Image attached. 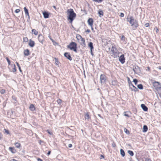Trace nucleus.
I'll return each mask as SVG.
<instances>
[{"instance_id":"nucleus-22","label":"nucleus","mask_w":161,"mask_h":161,"mask_svg":"<svg viewBox=\"0 0 161 161\" xmlns=\"http://www.w3.org/2000/svg\"><path fill=\"white\" fill-rule=\"evenodd\" d=\"M98 14H99V16L101 17L103 15V11L101 10H99L98 12Z\"/></svg>"},{"instance_id":"nucleus-7","label":"nucleus","mask_w":161,"mask_h":161,"mask_svg":"<svg viewBox=\"0 0 161 161\" xmlns=\"http://www.w3.org/2000/svg\"><path fill=\"white\" fill-rule=\"evenodd\" d=\"M133 70L135 74H138L141 72L140 67L137 66H134Z\"/></svg>"},{"instance_id":"nucleus-19","label":"nucleus","mask_w":161,"mask_h":161,"mask_svg":"<svg viewBox=\"0 0 161 161\" xmlns=\"http://www.w3.org/2000/svg\"><path fill=\"white\" fill-rule=\"evenodd\" d=\"M24 54L25 56H28L30 54L29 50L27 49L24 51Z\"/></svg>"},{"instance_id":"nucleus-18","label":"nucleus","mask_w":161,"mask_h":161,"mask_svg":"<svg viewBox=\"0 0 161 161\" xmlns=\"http://www.w3.org/2000/svg\"><path fill=\"white\" fill-rule=\"evenodd\" d=\"M29 109L31 111H33L35 110V108L33 104H31L30 106Z\"/></svg>"},{"instance_id":"nucleus-28","label":"nucleus","mask_w":161,"mask_h":161,"mask_svg":"<svg viewBox=\"0 0 161 161\" xmlns=\"http://www.w3.org/2000/svg\"><path fill=\"white\" fill-rule=\"evenodd\" d=\"M120 153L121 155L123 156L124 157L125 156V152L123 150L120 149Z\"/></svg>"},{"instance_id":"nucleus-43","label":"nucleus","mask_w":161,"mask_h":161,"mask_svg":"<svg viewBox=\"0 0 161 161\" xmlns=\"http://www.w3.org/2000/svg\"><path fill=\"white\" fill-rule=\"evenodd\" d=\"M154 30H156V33H158V28H157V27H155V28H154Z\"/></svg>"},{"instance_id":"nucleus-2","label":"nucleus","mask_w":161,"mask_h":161,"mask_svg":"<svg viewBox=\"0 0 161 161\" xmlns=\"http://www.w3.org/2000/svg\"><path fill=\"white\" fill-rule=\"evenodd\" d=\"M128 19V21L129 22L132 27L133 30H135L138 26L139 25L138 21L134 19L133 17L131 16L129 18V20Z\"/></svg>"},{"instance_id":"nucleus-54","label":"nucleus","mask_w":161,"mask_h":161,"mask_svg":"<svg viewBox=\"0 0 161 161\" xmlns=\"http://www.w3.org/2000/svg\"><path fill=\"white\" fill-rule=\"evenodd\" d=\"M86 32H88V33H89L90 32V30L89 29H87V30L86 31Z\"/></svg>"},{"instance_id":"nucleus-21","label":"nucleus","mask_w":161,"mask_h":161,"mask_svg":"<svg viewBox=\"0 0 161 161\" xmlns=\"http://www.w3.org/2000/svg\"><path fill=\"white\" fill-rule=\"evenodd\" d=\"M85 119H87L88 120L90 118V117L88 113H86L85 115Z\"/></svg>"},{"instance_id":"nucleus-61","label":"nucleus","mask_w":161,"mask_h":161,"mask_svg":"<svg viewBox=\"0 0 161 161\" xmlns=\"http://www.w3.org/2000/svg\"><path fill=\"white\" fill-rule=\"evenodd\" d=\"M50 39L52 41H53V40L51 38H50Z\"/></svg>"},{"instance_id":"nucleus-33","label":"nucleus","mask_w":161,"mask_h":161,"mask_svg":"<svg viewBox=\"0 0 161 161\" xmlns=\"http://www.w3.org/2000/svg\"><path fill=\"white\" fill-rule=\"evenodd\" d=\"M62 100L60 99H58L57 100V102L58 104H60L61 103Z\"/></svg>"},{"instance_id":"nucleus-60","label":"nucleus","mask_w":161,"mask_h":161,"mask_svg":"<svg viewBox=\"0 0 161 161\" xmlns=\"http://www.w3.org/2000/svg\"><path fill=\"white\" fill-rule=\"evenodd\" d=\"M147 69L148 71L150 70V68L149 67H147Z\"/></svg>"},{"instance_id":"nucleus-58","label":"nucleus","mask_w":161,"mask_h":161,"mask_svg":"<svg viewBox=\"0 0 161 161\" xmlns=\"http://www.w3.org/2000/svg\"><path fill=\"white\" fill-rule=\"evenodd\" d=\"M10 161H18L17 160L14 159H12Z\"/></svg>"},{"instance_id":"nucleus-14","label":"nucleus","mask_w":161,"mask_h":161,"mask_svg":"<svg viewBox=\"0 0 161 161\" xmlns=\"http://www.w3.org/2000/svg\"><path fill=\"white\" fill-rule=\"evenodd\" d=\"M141 107L144 111H147L148 108L144 104H142L141 105Z\"/></svg>"},{"instance_id":"nucleus-50","label":"nucleus","mask_w":161,"mask_h":161,"mask_svg":"<svg viewBox=\"0 0 161 161\" xmlns=\"http://www.w3.org/2000/svg\"><path fill=\"white\" fill-rule=\"evenodd\" d=\"M37 161H43V160L41 158H37Z\"/></svg>"},{"instance_id":"nucleus-46","label":"nucleus","mask_w":161,"mask_h":161,"mask_svg":"<svg viewBox=\"0 0 161 161\" xmlns=\"http://www.w3.org/2000/svg\"><path fill=\"white\" fill-rule=\"evenodd\" d=\"M125 37L124 36H122L121 37V39L122 40L125 41Z\"/></svg>"},{"instance_id":"nucleus-41","label":"nucleus","mask_w":161,"mask_h":161,"mask_svg":"<svg viewBox=\"0 0 161 161\" xmlns=\"http://www.w3.org/2000/svg\"><path fill=\"white\" fill-rule=\"evenodd\" d=\"M5 92V90L4 89H2L0 91V93L2 94H3Z\"/></svg>"},{"instance_id":"nucleus-31","label":"nucleus","mask_w":161,"mask_h":161,"mask_svg":"<svg viewBox=\"0 0 161 161\" xmlns=\"http://www.w3.org/2000/svg\"><path fill=\"white\" fill-rule=\"evenodd\" d=\"M137 87L140 89H143V86L141 84H139L137 85Z\"/></svg>"},{"instance_id":"nucleus-38","label":"nucleus","mask_w":161,"mask_h":161,"mask_svg":"<svg viewBox=\"0 0 161 161\" xmlns=\"http://www.w3.org/2000/svg\"><path fill=\"white\" fill-rule=\"evenodd\" d=\"M4 130L5 131V132L7 134H9V132L8 130H6V129H4Z\"/></svg>"},{"instance_id":"nucleus-13","label":"nucleus","mask_w":161,"mask_h":161,"mask_svg":"<svg viewBox=\"0 0 161 161\" xmlns=\"http://www.w3.org/2000/svg\"><path fill=\"white\" fill-rule=\"evenodd\" d=\"M35 44V42L34 41H32L31 39L30 40L29 42V45L31 47H33Z\"/></svg>"},{"instance_id":"nucleus-57","label":"nucleus","mask_w":161,"mask_h":161,"mask_svg":"<svg viewBox=\"0 0 161 161\" xmlns=\"http://www.w3.org/2000/svg\"><path fill=\"white\" fill-rule=\"evenodd\" d=\"M101 158H100L101 159L102 158H104V156L102 155H101Z\"/></svg>"},{"instance_id":"nucleus-27","label":"nucleus","mask_w":161,"mask_h":161,"mask_svg":"<svg viewBox=\"0 0 161 161\" xmlns=\"http://www.w3.org/2000/svg\"><path fill=\"white\" fill-rule=\"evenodd\" d=\"M32 32L33 33L36 35H37L38 33V31L35 29H33L32 30Z\"/></svg>"},{"instance_id":"nucleus-23","label":"nucleus","mask_w":161,"mask_h":161,"mask_svg":"<svg viewBox=\"0 0 161 161\" xmlns=\"http://www.w3.org/2000/svg\"><path fill=\"white\" fill-rule=\"evenodd\" d=\"M148 130L147 126L146 125H144L143 126V132H145L147 131Z\"/></svg>"},{"instance_id":"nucleus-4","label":"nucleus","mask_w":161,"mask_h":161,"mask_svg":"<svg viewBox=\"0 0 161 161\" xmlns=\"http://www.w3.org/2000/svg\"><path fill=\"white\" fill-rule=\"evenodd\" d=\"M76 38L78 41L80 42L81 45L84 47L85 46L86 43L85 42V40L84 38H83L79 34H77L76 35Z\"/></svg>"},{"instance_id":"nucleus-9","label":"nucleus","mask_w":161,"mask_h":161,"mask_svg":"<svg viewBox=\"0 0 161 161\" xmlns=\"http://www.w3.org/2000/svg\"><path fill=\"white\" fill-rule=\"evenodd\" d=\"M100 80L101 83L105 82L106 80L105 76L103 75H101L100 76Z\"/></svg>"},{"instance_id":"nucleus-8","label":"nucleus","mask_w":161,"mask_h":161,"mask_svg":"<svg viewBox=\"0 0 161 161\" xmlns=\"http://www.w3.org/2000/svg\"><path fill=\"white\" fill-rule=\"evenodd\" d=\"M125 58L124 54H122L119 57V61L122 63L123 64L125 62Z\"/></svg>"},{"instance_id":"nucleus-39","label":"nucleus","mask_w":161,"mask_h":161,"mask_svg":"<svg viewBox=\"0 0 161 161\" xmlns=\"http://www.w3.org/2000/svg\"><path fill=\"white\" fill-rule=\"evenodd\" d=\"M112 84L113 85H115L117 83V81L116 80H113L112 82Z\"/></svg>"},{"instance_id":"nucleus-16","label":"nucleus","mask_w":161,"mask_h":161,"mask_svg":"<svg viewBox=\"0 0 161 161\" xmlns=\"http://www.w3.org/2000/svg\"><path fill=\"white\" fill-rule=\"evenodd\" d=\"M24 11L25 12V14L26 15H27L28 18L29 19L30 18V17L29 15V13L28 12V9L25 7L24 8Z\"/></svg>"},{"instance_id":"nucleus-6","label":"nucleus","mask_w":161,"mask_h":161,"mask_svg":"<svg viewBox=\"0 0 161 161\" xmlns=\"http://www.w3.org/2000/svg\"><path fill=\"white\" fill-rule=\"evenodd\" d=\"M153 86L154 88L157 91L160 90V91H161V86L159 85V82L155 81L153 83Z\"/></svg>"},{"instance_id":"nucleus-11","label":"nucleus","mask_w":161,"mask_h":161,"mask_svg":"<svg viewBox=\"0 0 161 161\" xmlns=\"http://www.w3.org/2000/svg\"><path fill=\"white\" fill-rule=\"evenodd\" d=\"M38 39L40 42L43 44L44 39V36L41 34L39 35L38 36Z\"/></svg>"},{"instance_id":"nucleus-48","label":"nucleus","mask_w":161,"mask_h":161,"mask_svg":"<svg viewBox=\"0 0 161 161\" xmlns=\"http://www.w3.org/2000/svg\"><path fill=\"white\" fill-rule=\"evenodd\" d=\"M120 16L121 17H123L124 16V14L123 13H121L120 15Z\"/></svg>"},{"instance_id":"nucleus-34","label":"nucleus","mask_w":161,"mask_h":161,"mask_svg":"<svg viewBox=\"0 0 161 161\" xmlns=\"http://www.w3.org/2000/svg\"><path fill=\"white\" fill-rule=\"evenodd\" d=\"M124 131L126 134H128L130 133L129 131L126 128L124 129Z\"/></svg>"},{"instance_id":"nucleus-32","label":"nucleus","mask_w":161,"mask_h":161,"mask_svg":"<svg viewBox=\"0 0 161 161\" xmlns=\"http://www.w3.org/2000/svg\"><path fill=\"white\" fill-rule=\"evenodd\" d=\"M16 63L17 64V66H18V67L19 68V69L20 71L21 72L22 70H21L20 66H19V64L18 62H16Z\"/></svg>"},{"instance_id":"nucleus-59","label":"nucleus","mask_w":161,"mask_h":161,"mask_svg":"<svg viewBox=\"0 0 161 161\" xmlns=\"http://www.w3.org/2000/svg\"><path fill=\"white\" fill-rule=\"evenodd\" d=\"M147 161H152L151 159L150 158H148L147 159Z\"/></svg>"},{"instance_id":"nucleus-40","label":"nucleus","mask_w":161,"mask_h":161,"mask_svg":"<svg viewBox=\"0 0 161 161\" xmlns=\"http://www.w3.org/2000/svg\"><path fill=\"white\" fill-rule=\"evenodd\" d=\"M93 1L96 2H102L103 0H92Z\"/></svg>"},{"instance_id":"nucleus-56","label":"nucleus","mask_w":161,"mask_h":161,"mask_svg":"<svg viewBox=\"0 0 161 161\" xmlns=\"http://www.w3.org/2000/svg\"><path fill=\"white\" fill-rule=\"evenodd\" d=\"M91 29H92V31L93 32H94L95 31H94V29L92 27V26H91Z\"/></svg>"},{"instance_id":"nucleus-17","label":"nucleus","mask_w":161,"mask_h":161,"mask_svg":"<svg viewBox=\"0 0 161 161\" xmlns=\"http://www.w3.org/2000/svg\"><path fill=\"white\" fill-rule=\"evenodd\" d=\"M9 150L13 153H14L16 152V150L14 147H10L9 148Z\"/></svg>"},{"instance_id":"nucleus-10","label":"nucleus","mask_w":161,"mask_h":161,"mask_svg":"<svg viewBox=\"0 0 161 161\" xmlns=\"http://www.w3.org/2000/svg\"><path fill=\"white\" fill-rule=\"evenodd\" d=\"M64 57H65L66 58L68 59L69 60L71 61L72 60V58L71 57L70 54H69V53H68L67 52L65 53H64Z\"/></svg>"},{"instance_id":"nucleus-52","label":"nucleus","mask_w":161,"mask_h":161,"mask_svg":"<svg viewBox=\"0 0 161 161\" xmlns=\"http://www.w3.org/2000/svg\"><path fill=\"white\" fill-rule=\"evenodd\" d=\"M90 52L91 54L93 56V54L92 53V50H91Z\"/></svg>"},{"instance_id":"nucleus-49","label":"nucleus","mask_w":161,"mask_h":161,"mask_svg":"<svg viewBox=\"0 0 161 161\" xmlns=\"http://www.w3.org/2000/svg\"><path fill=\"white\" fill-rule=\"evenodd\" d=\"M72 146V144H69V145H68V147H69V148H70Z\"/></svg>"},{"instance_id":"nucleus-25","label":"nucleus","mask_w":161,"mask_h":161,"mask_svg":"<svg viewBox=\"0 0 161 161\" xmlns=\"http://www.w3.org/2000/svg\"><path fill=\"white\" fill-rule=\"evenodd\" d=\"M15 147L17 148H19L21 146V144L19 142H16L14 143Z\"/></svg>"},{"instance_id":"nucleus-20","label":"nucleus","mask_w":161,"mask_h":161,"mask_svg":"<svg viewBox=\"0 0 161 161\" xmlns=\"http://www.w3.org/2000/svg\"><path fill=\"white\" fill-rule=\"evenodd\" d=\"M130 89L132 91H134L135 92L138 91V89L134 86H132V87L130 88Z\"/></svg>"},{"instance_id":"nucleus-24","label":"nucleus","mask_w":161,"mask_h":161,"mask_svg":"<svg viewBox=\"0 0 161 161\" xmlns=\"http://www.w3.org/2000/svg\"><path fill=\"white\" fill-rule=\"evenodd\" d=\"M88 46L90 48V50H92L94 47L93 46V43L91 42H90L88 44Z\"/></svg>"},{"instance_id":"nucleus-45","label":"nucleus","mask_w":161,"mask_h":161,"mask_svg":"<svg viewBox=\"0 0 161 161\" xmlns=\"http://www.w3.org/2000/svg\"><path fill=\"white\" fill-rule=\"evenodd\" d=\"M144 26L146 27H148L149 26V23H146L145 25H144Z\"/></svg>"},{"instance_id":"nucleus-29","label":"nucleus","mask_w":161,"mask_h":161,"mask_svg":"<svg viewBox=\"0 0 161 161\" xmlns=\"http://www.w3.org/2000/svg\"><path fill=\"white\" fill-rule=\"evenodd\" d=\"M12 67L13 68L12 72H15L16 70V67H15V64H14L13 65H12Z\"/></svg>"},{"instance_id":"nucleus-12","label":"nucleus","mask_w":161,"mask_h":161,"mask_svg":"<svg viewBox=\"0 0 161 161\" xmlns=\"http://www.w3.org/2000/svg\"><path fill=\"white\" fill-rule=\"evenodd\" d=\"M87 22L88 25L90 26H92L93 25V20L92 18H89L87 21Z\"/></svg>"},{"instance_id":"nucleus-35","label":"nucleus","mask_w":161,"mask_h":161,"mask_svg":"<svg viewBox=\"0 0 161 161\" xmlns=\"http://www.w3.org/2000/svg\"><path fill=\"white\" fill-rule=\"evenodd\" d=\"M28 41V38L27 37L23 38V41L24 42H27Z\"/></svg>"},{"instance_id":"nucleus-3","label":"nucleus","mask_w":161,"mask_h":161,"mask_svg":"<svg viewBox=\"0 0 161 161\" xmlns=\"http://www.w3.org/2000/svg\"><path fill=\"white\" fill-rule=\"evenodd\" d=\"M111 51L112 53V56L114 58H115L119 57V53L115 47L112 46L111 47Z\"/></svg>"},{"instance_id":"nucleus-64","label":"nucleus","mask_w":161,"mask_h":161,"mask_svg":"<svg viewBox=\"0 0 161 161\" xmlns=\"http://www.w3.org/2000/svg\"><path fill=\"white\" fill-rule=\"evenodd\" d=\"M159 69H161V67H159Z\"/></svg>"},{"instance_id":"nucleus-26","label":"nucleus","mask_w":161,"mask_h":161,"mask_svg":"<svg viewBox=\"0 0 161 161\" xmlns=\"http://www.w3.org/2000/svg\"><path fill=\"white\" fill-rule=\"evenodd\" d=\"M128 83L129 85V86L130 87V89L131 87L132 86H134L133 85V84L131 82L129 78H128Z\"/></svg>"},{"instance_id":"nucleus-44","label":"nucleus","mask_w":161,"mask_h":161,"mask_svg":"<svg viewBox=\"0 0 161 161\" xmlns=\"http://www.w3.org/2000/svg\"><path fill=\"white\" fill-rule=\"evenodd\" d=\"M20 11V10L19 9H16L15 11V12L16 13H19Z\"/></svg>"},{"instance_id":"nucleus-53","label":"nucleus","mask_w":161,"mask_h":161,"mask_svg":"<svg viewBox=\"0 0 161 161\" xmlns=\"http://www.w3.org/2000/svg\"><path fill=\"white\" fill-rule=\"evenodd\" d=\"M51 152L50 151H49L48 152V153H47V155H49L50 153H51Z\"/></svg>"},{"instance_id":"nucleus-5","label":"nucleus","mask_w":161,"mask_h":161,"mask_svg":"<svg viewBox=\"0 0 161 161\" xmlns=\"http://www.w3.org/2000/svg\"><path fill=\"white\" fill-rule=\"evenodd\" d=\"M77 44L75 42H72L67 46V47L71 50H73L74 52H77Z\"/></svg>"},{"instance_id":"nucleus-62","label":"nucleus","mask_w":161,"mask_h":161,"mask_svg":"<svg viewBox=\"0 0 161 161\" xmlns=\"http://www.w3.org/2000/svg\"><path fill=\"white\" fill-rule=\"evenodd\" d=\"M53 8L56 9V7L55 6H53Z\"/></svg>"},{"instance_id":"nucleus-36","label":"nucleus","mask_w":161,"mask_h":161,"mask_svg":"<svg viewBox=\"0 0 161 161\" xmlns=\"http://www.w3.org/2000/svg\"><path fill=\"white\" fill-rule=\"evenodd\" d=\"M55 60L56 64L57 65H58L59 62L58 61V59L56 58H55Z\"/></svg>"},{"instance_id":"nucleus-63","label":"nucleus","mask_w":161,"mask_h":161,"mask_svg":"<svg viewBox=\"0 0 161 161\" xmlns=\"http://www.w3.org/2000/svg\"><path fill=\"white\" fill-rule=\"evenodd\" d=\"M1 133H0V139H1Z\"/></svg>"},{"instance_id":"nucleus-1","label":"nucleus","mask_w":161,"mask_h":161,"mask_svg":"<svg viewBox=\"0 0 161 161\" xmlns=\"http://www.w3.org/2000/svg\"><path fill=\"white\" fill-rule=\"evenodd\" d=\"M68 14V19L70 20L69 23H72L76 16V14L74 12L72 9H68L66 11Z\"/></svg>"},{"instance_id":"nucleus-37","label":"nucleus","mask_w":161,"mask_h":161,"mask_svg":"<svg viewBox=\"0 0 161 161\" xmlns=\"http://www.w3.org/2000/svg\"><path fill=\"white\" fill-rule=\"evenodd\" d=\"M133 82L135 83V85H136L138 82V80L137 79H135L133 80Z\"/></svg>"},{"instance_id":"nucleus-42","label":"nucleus","mask_w":161,"mask_h":161,"mask_svg":"<svg viewBox=\"0 0 161 161\" xmlns=\"http://www.w3.org/2000/svg\"><path fill=\"white\" fill-rule=\"evenodd\" d=\"M6 59V60L8 62V64L10 65V60L8 58H7Z\"/></svg>"},{"instance_id":"nucleus-15","label":"nucleus","mask_w":161,"mask_h":161,"mask_svg":"<svg viewBox=\"0 0 161 161\" xmlns=\"http://www.w3.org/2000/svg\"><path fill=\"white\" fill-rule=\"evenodd\" d=\"M43 14L44 18L47 19L49 17V13L48 12L45 11L43 12Z\"/></svg>"},{"instance_id":"nucleus-47","label":"nucleus","mask_w":161,"mask_h":161,"mask_svg":"<svg viewBox=\"0 0 161 161\" xmlns=\"http://www.w3.org/2000/svg\"><path fill=\"white\" fill-rule=\"evenodd\" d=\"M125 113H126V112H125V114H124V115L125 116H126V117H129V116L128 115V114H126Z\"/></svg>"},{"instance_id":"nucleus-55","label":"nucleus","mask_w":161,"mask_h":161,"mask_svg":"<svg viewBox=\"0 0 161 161\" xmlns=\"http://www.w3.org/2000/svg\"><path fill=\"white\" fill-rule=\"evenodd\" d=\"M47 131L48 132V134H49L50 135L52 134V133L50 132L48 130H47Z\"/></svg>"},{"instance_id":"nucleus-30","label":"nucleus","mask_w":161,"mask_h":161,"mask_svg":"<svg viewBox=\"0 0 161 161\" xmlns=\"http://www.w3.org/2000/svg\"><path fill=\"white\" fill-rule=\"evenodd\" d=\"M128 153L131 156H133L134 155V153L131 150H128Z\"/></svg>"},{"instance_id":"nucleus-51","label":"nucleus","mask_w":161,"mask_h":161,"mask_svg":"<svg viewBox=\"0 0 161 161\" xmlns=\"http://www.w3.org/2000/svg\"><path fill=\"white\" fill-rule=\"evenodd\" d=\"M112 146L114 147H115L116 146V144L115 143H113L112 144Z\"/></svg>"}]
</instances>
